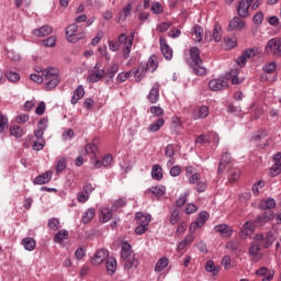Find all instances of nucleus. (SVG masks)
Returning <instances> with one entry per match:
<instances>
[{
  "mask_svg": "<svg viewBox=\"0 0 281 281\" xmlns=\"http://www.w3.org/2000/svg\"><path fill=\"white\" fill-rule=\"evenodd\" d=\"M188 65L192 69L194 76H207V68L203 67L201 50L198 47H191Z\"/></svg>",
  "mask_w": 281,
  "mask_h": 281,
  "instance_id": "obj_1",
  "label": "nucleus"
},
{
  "mask_svg": "<svg viewBox=\"0 0 281 281\" xmlns=\"http://www.w3.org/2000/svg\"><path fill=\"white\" fill-rule=\"evenodd\" d=\"M121 258L125 269H133V267L136 268L139 265V261L135 258L133 246L128 241H123L121 245Z\"/></svg>",
  "mask_w": 281,
  "mask_h": 281,
  "instance_id": "obj_2",
  "label": "nucleus"
},
{
  "mask_svg": "<svg viewBox=\"0 0 281 281\" xmlns=\"http://www.w3.org/2000/svg\"><path fill=\"white\" fill-rule=\"evenodd\" d=\"M58 74V69L54 67H48L42 70L46 91H52V89H56V87H58L60 83V76Z\"/></svg>",
  "mask_w": 281,
  "mask_h": 281,
  "instance_id": "obj_3",
  "label": "nucleus"
},
{
  "mask_svg": "<svg viewBox=\"0 0 281 281\" xmlns=\"http://www.w3.org/2000/svg\"><path fill=\"white\" fill-rule=\"evenodd\" d=\"M267 56H281V38H271L265 46Z\"/></svg>",
  "mask_w": 281,
  "mask_h": 281,
  "instance_id": "obj_4",
  "label": "nucleus"
},
{
  "mask_svg": "<svg viewBox=\"0 0 281 281\" xmlns=\"http://www.w3.org/2000/svg\"><path fill=\"white\" fill-rule=\"evenodd\" d=\"M102 65L100 63H97L94 67L88 71L87 80H89L92 83L100 82L103 78H106V70L101 68Z\"/></svg>",
  "mask_w": 281,
  "mask_h": 281,
  "instance_id": "obj_5",
  "label": "nucleus"
},
{
  "mask_svg": "<svg viewBox=\"0 0 281 281\" xmlns=\"http://www.w3.org/2000/svg\"><path fill=\"white\" fill-rule=\"evenodd\" d=\"M85 36H87L85 32L78 33V25L76 23L66 27V38L69 43H78V41H82Z\"/></svg>",
  "mask_w": 281,
  "mask_h": 281,
  "instance_id": "obj_6",
  "label": "nucleus"
},
{
  "mask_svg": "<svg viewBox=\"0 0 281 281\" xmlns=\"http://www.w3.org/2000/svg\"><path fill=\"white\" fill-rule=\"evenodd\" d=\"M190 186H195L196 192H205L207 190V180L201 178V173H194L189 178Z\"/></svg>",
  "mask_w": 281,
  "mask_h": 281,
  "instance_id": "obj_7",
  "label": "nucleus"
},
{
  "mask_svg": "<svg viewBox=\"0 0 281 281\" xmlns=\"http://www.w3.org/2000/svg\"><path fill=\"white\" fill-rule=\"evenodd\" d=\"M258 55V48H248L246 50H244L241 53V55L237 58V65L239 67H245V65H247V60H249V58H255V56Z\"/></svg>",
  "mask_w": 281,
  "mask_h": 281,
  "instance_id": "obj_8",
  "label": "nucleus"
},
{
  "mask_svg": "<svg viewBox=\"0 0 281 281\" xmlns=\"http://www.w3.org/2000/svg\"><path fill=\"white\" fill-rule=\"evenodd\" d=\"M109 259V250L101 248L95 251L94 256L91 258V265L93 267H100L102 262Z\"/></svg>",
  "mask_w": 281,
  "mask_h": 281,
  "instance_id": "obj_9",
  "label": "nucleus"
},
{
  "mask_svg": "<svg viewBox=\"0 0 281 281\" xmlns=\"http://www.w3.org/2000/svg\"><path fill=\"white\" fill-rule=\"evenodd\" d=\"M254 0H240L237 5V14L240 19H247L249 16V8H251Z\"/></svg>",
  "mask_w": 281,
  "mask_h": 281,
  "instance_id": "obj_10",
  "label": "nucleus"
},
{
  "mask_svg": "<svg viewBox=\"0 0 281 281\" xmlns=\"http://www.w3.org/2000/svg\"><path fill=\"white\" fill-rule=\"evenodd\" d=\"M159 89H161V83L160 82H155L148 94H147V100L149 104H157L159 102Z\"/></svg>",
  "mask_w": 281,
  "mask_h": 281,
  "instance_id": "obj_11",
  "label": "nucleus"
},
{
  "mask_svg": "<svg viewBox=\"0 0 281 281\" xmlns=\"http://www.w3.org/2000/svg\"><path fill=\"white\" fill-rule=\"evenodd\" d=\"M276 218V213L273 211H265L261 215L257 216L255 223L257 225H267V223H271Z\"/></svg>",
  "mask_w": 281,
  "mask_h": 281,
  "instance_id": "obj_12",
  "label": "nucleus"
},
{
  "mask_svg": "<svg viewBox=\"0 0 281 281\" xmlns=\"http://www.w3.org/2000/svg\"><path fill=\"white\" fill-rule=\"evenodd\" d=\"M159 43L164 58H166V60H172V48L168 45L164 36L160 37Z\"/></svg>",
  "mask_w": 281,
  "mask_h": 281,
  "instance_id": "obj_13",
  "label": "nucleus"
},
{
  "mask_svg": "<svg viewBox=\"0 0 281 281\" xmlns=\"http://www.w3.org/2000/svg\"><path fill=\"white\" fill-rule=\"evenodd\" d=\"M225 87H227V79L225 78L212 79L209 82L211 91H221L222 89H225Z\"/></svg>",
  "mask_w": 281,
  "mask_h": 281,
  "instance_id": "obj_14",
  "label": "nucleus"
},
{
  "mask_svg": "<svg viewBox=\"0 0 281 281\" xmlns=\"http://www.w3.org/2000/svg\"><path fill=\"white\" fill-rule=\"evenodd\" d=\"M146 74H148V70H146V65L144 63H140L137 68L133 70L135 82H139L140 80L146 78Z\"/></svg>",
  "mask_w": 281,
  "mask_h": 281,
  "instance_id": "obj_15",
  "label": "nucleus"
},
{
  "mask_svg": "<svg viewBox=\"0 0 281 281\" xmlns=\"http://www.w3.org/2000/svg\"><path fill=\"white\" fill-rule=\"evenodd\" d=\"M134 41H135V33H131L128 36V42L122 48L123 58L125 60H128V58H131V49H133Z\"/></svg>",
  "mask_w": 281,
  "mask_h": 281,
  "instance_id": "obj_16",
  "label": "nucleus"
},
{
  "mask_svg": "<svg viewBox=\"0 0 281 281\" xmlns=\"http://www.w3.org/2000/svg\"><path fill=\"white\" fill-rule=\"evenodd\" d=\"M165 156L169 158L167 161V167L170 168L171 166H175L177 162V159L175 158V145L169 144L166 146Z\"/></svg>",
  "mask_w": 281,
  "mask_h": 281,
  "instance_id": "obj_17",
  "label": "nucleus"
},
{
  "mask_svg": "<svg viewBox=\"0 0 281 281\" xmlns=\"http://www.w3.org/2000/svg\"><path fill=\"white\" fill-rule=\"evenodd\" d=\"M210 115V108L206 105H201L198 110L192 113L193 120H205Z\"/></svg>",
  "mask_w": 281,
  "mask_h": 281,
  "instance_id": "obj_18",
  "label": "nucleus"
},
{
  "mask_svg": "<svg viewBox=\"0 0 281 281\" xmlns=\"http://www.w3.org/2000/svg\"><path fill=\"white\" fill-rule=\"evenodd\" d=\"M225 164H232V156L227 151H224L221 156L218 168H217L218 175H223V172H225Z\"/></svg>",
  "mask_w": 281,
  "mask_h": 281,
  "instance_id": "obj_19",
  "label": "nucleus"
},
{
  "mask_svg": "<svg viewBox=\"0 0 281 281\" xmlns=\"http://www.w3.org/2000/svg\"><path fill=\"white\" fill-rule=\"evenodd\" d=\"M260 245H251L249 247V255L252 257V262H260V260L263 258L262 252H260Z\"/></svg>",
  "mask_w": 281,
  "mask_h": 281,
  "instance_id": "obj_20",
  "label": "nucleus"
},
{
  "mask_svg": "<svg viewBox=\"0 0 281 281\" xmlns=\"http://www.w3.org/2000/svg\"><path fill=\"white\" fill-rule=\"evenodd\" d=\"M54 30L50 25H44L40 29H35L32 31L33 36H36L37 38H42L43 36H49Z\"/></svg>",
  "mask_w": 281,
  "mask_h": 281,
  "instance_id": "obj_21",
  "label": "nucleus"
},
{
  "mask_svg": "<svg viewBox=\"0 0 281 281\" xmlns=\"http://www.w3.org/2000/svg\"><path fill=\"white\" fill-rule=\"evenodd\" d=\"M144 65L147 71L155 74V71H157V67H159V60L157 59V56L151 55Z\"/></svg>",
  "mask_w": 281,
  "mask_h": 281,
  "instance_id": "obj_22",
  "label": "nucleus"
},
{
  "mask_svg": "<svg viewBox=\"0 0 281 281\" xmlns=\"http://www.w3.org/2000/svg\"><path fill=\"white\" fill-rule=\"evenodd\" d=\"M52 176H53L52 171H46L34 179V184L45 186V183H49V181H52Z\"/></svg>",
  "mask_w": 281,
  "mask_h": 281,
  "instance_id": "obj_23",
  "label": "nucleus"
},
{
  "mask_svg": "<svg viewBox=\"0 0 281 281\" xmlns=\"http://www.w3.org/2000/svg\"><path fill=\"white\" fill-rule=\"evenodd\" d=\"M243 27H245V20H241L240 16L233 18L228 25V30L231 31H240Z\"/></svg>",
  "mask_w": 281,
  "mask_h": 281,
  "instance_id": "obj_24",
  "label": "nucleus"
},
{
  "mask_svg": "<svg viewBox=\"0 0 281 281\" xmlns=\"http://www.w3.org/2000/svg\"><path fill=\"white\" fill-rule=\"evenodd\" d=\"M217 234H221L224 238H229L232 236L233 231L227 224H220L214 227Z\"/></svg>",
  "mask_w": 281,
  "mask_h": 281,
  "instance_id": "obj_25",
  "label": "nucleus"
},
{
  "mask_svg": "<svg viewBox=\"0 0 281 281\" xmlns=\"http://www.w3.org/2000/svg\"><path fill=\"white\" fill-rule=\"evenodd\" d=\"M105 267L109 276L115 274V271H117V260L114 257H108Z\"/></svg>",
  "mask_w": 281,
  "mask_h": 281,
  "instance_id": "obj_26",
  "label": "nucleus"
},
{
  "mask_svg": "<svg viewBox=\"0 0 281 281\" xmlns=\"http://www.w3.org/2000/svg\"><path fill=\"white\" fill-rule=\"evenodd\" d=\"M255 228H256V225L254 224V222H246L243 225V228L240 232L241 238H247V236H251V234H254Z\"/></svg>",
  "mask_w": 281,
  "mask_h": 281,
  "instance_id": "obj_27",
  "label": "nucleus"
},
{
  "mask_svg": "<svg viewBox=\"0 0 281 281\" xmlns=\"http://www.w3.org/2000/svg\"><path fill=\"white\" fill-rule=\"evenodd\" d=\"M151 178L155 181H161L164 179V168H161V165H154L151 168Z\"/></svg>",
  "mask_w": 281,
  "mask_h": 281,
  "instance_id": "obj_28",
  "label": "nucleus"
},
{
  "mask_svg": "<svg viewBox=\"0 0 281 281\" xmlns=\"http://www.w3.org/2000/svg\"><path fill=\"white\" fill-rule=\"evenodd\" d=\"M68 238H69V231L61 229L57 232L56 235L54 236V241L57 243L58 245H63V243H65V240H67Z\"/></svg>",
  "mask_w": 281,
  "mask_h": 281,
  "instance_id": "obj_29",
  "label": "nucleus"
},
{
  "mask_svg": "<svg viewBox=\"0 0 281 281\" xmlns=\"http://www.w3.org/2000/svg\"><path fill=\"white\" fill-rule=\"evenodd\" d=\"M82 98H85V88L82 86H78L74 91L71 104H78V101L82 100Z\"/></svg>",
  "mask_w": 281,
  "mask_h": 281,
  "instance_id": "obj_30",
  "label": "nucleus"
},
{
  "mask_svg": "<svg viewBox=\"0 0 281 281\" xmlns=\"http://www.w3.org/2000/svg\"><path fill=\"white\" fill-rule=\"evenodd\" d=\"M135 218L137 221V225H145L147 227L150 225V214L136 213Z\"/></svg>",
  "mask_w": 281,
  "mask_h": 281,
  "instance_id": "obj_31",
  "label": "nucleus"
},
{
  "mask_svg": "<svg viewBox=\"0 0 281 281\" xmlns=\"http://www.w3.org/2000/svg\"><path fill=\"white\" fill-rule=\"evenodd\" d=\"M205 271L212 276H218L221 273V266H216L212 260H209L205 263Z\"/></svg>",
  "mask_w": 281,
  "mask_h": 281,
  "instance_id": "obj_32",
  "label": "nucleus"
},
{
  "mask_svg": "<svg viewBox=\"0 0 281 281\" xmlns=\"http://www.w3.org/2000/svg\"><path fill=\"white\" fill-rule=\"evenodd\" d=\"M273 207H276V200L272 198L261 200L259 203V210H273Z\"/></svg>",
  "mask_w": 281,
  "mask_h": 281,
  "instance_id": "obj_33",
  "label": "nucleus"
},
{
  "mask_svg": "<svg viewBox=\"0 0 281 281\" xmlns=\"http://www.w3.org/2000/svg\"><path fill=\"white\" fill-rule=\"evenodd\" d=\"M22 245L26 251H34V249H36V240L32 237L23 238Z\"/></svg>",
  "mask_w": 281,
  "mask_h": 281,
  "instance_id": "obj_34",
  "label": "nucleus"
},
{
  "mask_svg": "<svg viewBox=\"0 0 281 281\" xmlns=\"http://www.w3.org/2000/svg\"><path fill=\"white\" fill-rule=\"evenodd\" d=\"M86 155H93L95 158L98 153H100V149L98 148V145L95 144V140L92 143H89L85 146Z\"/></svg>",
  "mask_w": 281,
  "mask_h": 281,
  "instance_id": "obj_35",
  "label": "nucleus"
},
{
  "mask_svg": "<svg viewBox=\"0 0 281 281\" xmlns=\"http://www.w3.org/2000/svg\"><path fill=\"white\" fill-rule=\"evenodd\" d=\"M166 124V120L164 117H159L157 121L151 123L148 127L149 133H157Z\"/></svg>",
  "mask_w": 281,
  "mask_h": 281,
  "instance_id": "obj_36",
  "label": "nucleus"
},
{
  "mask_svg": "<svg viewBox=\"0 0 281 281\" xmlns=\"http://www.w3.org/2000/svg\"><path fill=\"white\" fill-rule=\"evenodd\" d=\"M170 265V260L167 257H161L155 266L156 273H160L161 270L166 269Z\"/></svg>",
  "mask_w": 281,
  "mask_h": 281,
  "instance_id": "obj_37",
  "label": "nucleus"
},
{
  "mask_svg": "<svg viewBox=\"0 0 281 281\" xmlns=\"http://www.w3.org/2000/svg\"><path fill=\"white\" fill-rule=\"evenodd\" d=\"M192 34L195 35V37L193 38L195 43H201V41H203V27L201 25H194L192 27Z\"/></svg>",
  "mask_w": 281,
  "mask_h": 281,
  "instance_id": "obj_38",
  "label": "nucleus"
},
{
  "mask_svg": "<svg viewBox=\"0 0 281 281\" xmlns=\"http://www.w3.org/2000/svg\"><path fill=\"white\" fill-rule=\"evenodd\" d=\"M67 168V158L59 157L57 158V164L55 167L56 175H60Z\"/></svg>",
  "mask_w": 281,
  "mask_h": 281,
  "instance_id": "obj_39",
  "label": "nucleus"
},
{
  "mask_svg": "<svg viewBox=\"0 0 281 281\" xmlns=\"http://www.w3.org/2000/svg\"><path fill=\"white\" fill-rule=\"evenodd\" d=\"M95 216V209H88L82 217H81V222L87 224V223H91V221H93V217Z\"/></svg>",
  "mask_w": 281,
  "mask_h": 281,
  "instance_id": "obj_40",
  "label": "nucleus"
},
{
  "mask_svg": "<svg viewBox=\"0 0 281 281\" xmlns=\"http://www.w3.org/2000/svg\"><path fill=\"white\" fill-rule=\"evenodd\" d=\"M10 134L13 137H16V139H19L20 137L25 135V130H23L21 126L19 125H13L10 127Z\"/></svg>",
  "mask_w": 281,
  "mask_h": 281,
  "instance_id": "obj_41",
  "label": "nucleus"
},
{
  "mask_svg": "<svg viewBox=\"0 0 281 281\" xmlns=\"http://www.w3.org/2000/svg\"><path fill=\"white\" fill-rule=\"evenodd\" d=\"M149 192H151V194H154V196H157L159 199V198L164 196V194H166V187H164V186L151 187V188H149Z\"/></svg>",
  "mask_w": 281,
  "mask_h": 281,
  "instance_id": "obj_42",
  "label": "nucleus"
},
{
  "mask_svg": "<svg viewBox=\"0 0 281 281\" xmlns=\"http://www.w3.org/2000/svg\"><path fill=\"white\" fill-rule=\"evenodd\" d=\"M110 218H113V212H111L106 207L101 209V214H100L101 223H109Z\"/></svg>",
  "mask_w": 281,
  "mask_h": 281,
  "instance_id": "obj_43",
  "label": "nucleus"
},
{
  "mask_svg": "<svg viewBox=\"0 0 281 281\" xmlns=\"http://www.w3.org/2000/svg\"><path fill=\"white\" fill-rule=\"evenodd\" d=\"M273 243H276V235H273V233H271V232H268L265 236L263 247L266 249H269V247H271V245H273Z\"/></svg>",
  "mask_w": 281,
  "mask_h": 281,
  "instance_id": "obj_44",
  "label": "nucleus"
},
{
  "mask_svg": "<svg viewBox=\"0 0 281 281\" xmlns=\"http://www.w3.org/2000/svg\"><path fill=\"white\" fill-rule=\"evenodd\" d=\"M119 71H120V64H112L105 71V76H108V78L110 79H113L115 78V74H117Z\"/></svg>",
  "mask_w": 281,
  "mask_h": 281,
  "instance_id": "obj_45",
  "label": "nucleus"
},
{
  "mask_svg": "<svg viewBox=\"0 0 281 281\" xmlns=\"http://www.w3.org/2000/svg\"><path fill=\"white\" fill-rule=\"evenodd\" d=\"M126 207V198H120L119 200H115L112 204L111 211L117 212V210Z\"/></svg>",
  "mask_w": 281,
  "mask_h": 281,
  "instance_id": "obj_46",
  "label": "nucleus"
},
{
  "mask_svg": "<svg viewBox=\"0 0 281 281\" xmlns=\"http://www.w3.org/2000/svg\"><path fill=\"white\" fill-rule=\"evenodd\" d=\"M223 29L221 27V25L215 24L214 30H213V40L215 41V43H221V40L223 38Z\"/></svg>",
  "mask_w": 281,
  "mask_h": 281,
  "instance_id": "obj_47",
  "label": "nucleus"
},
{
  "mask_svg": "<svg viewBox=\"0 0 281 281\" xmlns=\"http://www.w3.org/2000/svg\"><path fill=\"white\" fill-rule=\"evenodd\" d=\"M209 218H210V214L205 211H202L198 215L195 223H198L199 225H201L203 227V225H205V223H207Z\"/></svg>",
  "mask_w": 281,
  "mask_h": 281,
  "instance_id": "obj_48",
  "label": "nucleus"
},
{
  "mask_svg": "<svg viewBox=\"0 0 281 281\" xmlns=\"http://www.w3.org/2000/svg\"><path fill=\"white\" fill-rule=\"evenodd\" d=\"M228 179L229 181H238V179H240V169L238 168L229 169Z\"/></svg>",
  "mask_w": 281,
  "mask_h": 281,
  "instance_id": "obj_49",
  "label": "nucleus"
},
{
  "mask_svg": "<svg viewBox=\"0 0 281 281\" xmlns=\"http://www.w3.org/2000/svg\"><path fill=\"white\" fill-rule=\"evenodd\" d=\"M5 76L9 82H19V80H21V75H19V72L16 71L10 70L7 72Z\"/></svg>",
  "mask_w": 281,
  "mask_h": 281,
  "instance_id": "obj_50",
  "label": "nucleus"
},
{
  "mask_svg": "<svg viewBox=\"0 0 281 281\" xmlns=\"http://www.w3.org/2000/svg\"><path fill=\"white\" fill-rule=\"evenodd\" d=\"M281 172V160L274 162V165L270 168V177H278Z\"/></svg>",
  "mask_w": 281,
  "mask_h": 281,
  "instance_id": "obj_51",
  "label": "nucleus"
},
{
  "mask_svg": "<svg viewBox=\"0 0 281 281\" xmlns=\"http://www.w3.org/2000/svg\"><path fill=\"white\" fill-rule=\"evenodd\" d=\"M48 227L53 229V232L60 229V221L56 217L48 220Z\"/></svg>",
  "mask_w": 281,
  "mask_h": 281,
  "instance_id": "obj_52",
  "label": "nucleus"
},
{
  "mask_svg": "<svg viewBox=\"0 0 281 281\" xmlns=\"http://www.w3.org/2000/svg\"><path fill=\"white\" fill-rule=\"evenodd\" d=\"M9 126L8 116L0 113V133H5Z\"/></svg>",
  "mask_w": 281,
  "mask_h": 281,
  "instance_id": "obj_53",
  "label": "nucleus"
},
{
  "mask_svg": "<svg viewBox=\"0 0 281 281\" xmlns=\"http://www.w3.org/2000/svg\"><path fill=\"white\" fill-rule=\"evenodd\" d=\"M149 111H150L151 115H155L156 117H161L165 114V112L161 109V106H157V105L150 106Z\"/></svg>",
  "mask_w": 281,
  "mask_h": 281,
  "instance_id": "obj_54",
  "label": "nucleus"
},
{
  "mask_svg": "<svg viewBox=\"0 0 281 281\" xmlns=\"http://www.w3.org/2000/svg\"><path fill=\"white\" fill-rule=\"evenodd\" d=\"M229 78L232 80V85H240V79L238 78V69H232L229 71Z\"/></svg>",
  "mask_w": 281,
  "mask_h": 281,
  "instance_id": "obj_55",
  "label": "nucleus"
},
{
  "mask_svg": "<svg viewBox=\"0 0 281 281\" xmlns=\"http://www.w3.org/2000/svg\"><path fill=\"white\" fill-rule=\"evenodd\" d=\"M276 69H278V64L276 61H271L263 67L266 74H273Z\"/></svg>",
  "mask_w": 281,
  "mask_h": 281,
  "instance_id": "obj_56",
  "label": "nucleus"
},
{
  "mask_svg": "<svg viewBox=\"0 0 281 281\" xmlns=\"http://www.w3.org/2000/svg\"><path fill=\"white\" fill-rule=\"evenodd\" d=\"M203 145V144H210V137L205 134H201L195 138V146Z\"/></svg>",
  "mask_w": 281,
  "mask_h": 281,
  "instance_id": "obj_57",
  "label": "nucleus"
},
{
  "mask_svg": "<svg viewBox=\"0 0 281 281\" xmlns=\"http://www.w3.org/2000/svg\"><path fill=\"white\" fill-rule=\"evenodd\" d=\"M151 12L153 14H161L164 12V7L160 2H154L151 4Z\"/></svg>",
  "mask_w": 281,
  "mask_h": 281,
  "instance_id": "obj_58",
  "label": "nucleus"
},
{
  "mask_svg": "<svg viewBox=\"0 0 281 281\" xmlns=\"http://www.w3.org/2000/svg\"><path fill=\"white\" fill-rule=\"evenodd\" d=\"M45 148V139L37 138L33 144V150H43Z\"/></svg>",
  "mask_w": 281,
  "mask_h": 281,
  "instance_id": "obj_59",
  "label": "nucleus"
},
{
  "mask_svg": "<svg viewBox=\"0 0 281 281\" xmlns=\"http://www.w3.org/2000/svg\"><path fill=\"white\" fill-rule=\"evenodd\" d=\"M262 21H265V13L259 11L254 15L252 22L256 23V25H261Z\"/></svg>",
  "mask_w": 281,
  "mask_h": 281,
  "instance_id": "obj_60",
  "label": "nucleus"
},
{
  "mask_svg": "<svg viewBox=\"0 0 281 281\" xmlns=\"http://www.w3.org/2000/svg\"><path fill=\"white\" fill-rule=\"evenodd\" d=\"M226 49H234L236 47V38L235 37H226L224 38Z\"/></svg>",
  "mask_w": 281,
  "mask_h": 281,
  "instance_id": "obj_61",
  "label": "nucleus"
},
{
  "mask_svg": "<svg viewBox=\"0 0 281 281\" xmlns=\"http://www.w3.org/2000/svg\"><path fill=\"white\" fill-rule=\"evenodd\" d=\"M56 36H50L43 41L44 47H55L56 46Z\"/></svg>",
  "mask_w": 281,
  "mask_h": 281,
  "instance_id": "obj_62",
  "label": "nucleus"
},
{
  "mask_svg": "<svg viewBox=\"0 0 281 281\" xmlns=\"http://www.w3.org/2000/svg\"><path fill=\"white\" fill-rule=\"evenodd\" d=\"M89 193H85V191H81L77 194V201L78 203H87L89 201Z\"/></svg>",
  "mask_w": 281,
  "mask_h": 281,
  "instance_id": "obj_63",
  "label": "nucleus"
},
{
  "mask_svg": "<svg viewBox=\"0 0 281 281\" xmlns=\"http://www.w3.org/2000/svg\"><path fill=\"white\" fill-rule=\"evenodd\" d=\"M188 229V222H181L178 224L176 234L180 236V234H186V231Z\"/></svg>",
  "mask_w": 281,
  "mask_h": 281,
  "instance_id": "obj_64",
  "label": "nucleus"
}]
</instances>
